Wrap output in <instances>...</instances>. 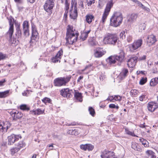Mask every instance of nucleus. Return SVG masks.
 Here are the masks:
<instances>
[{
  "label": "nucleus",
  "mask_w": 158,
  "mask_h": 158,
  "mask_svg": "<svg viewBox=\"0 0 158 158\" xmlns=\"http://www.w3.org/2000/svg\"><path fill=\"white\" fill-rule=\"evenodd\" d=\"M123 19L122 13L119 11H115L110 19V25L115 27H118L122 24Z\"/></svg>",
  "instance_id": "obj_1"
},
{
  "label": "nucleus",
  "mask_w": 158,
  "mask_h": 158,
  "mask_svg": "<svg viewBox=\"0 0 158 158\" xmlns=\"http://www.w3.org/2000/svg\"><path fill=\"white\" fill-rule=\"evenodd\" d=\"M10 27L8 31L6 32L5 37L10 44H15L14 42H15V40L12 37V35L13 34L14 29V22H13L11 19H8Z\"/></svg>",
  "instance_id": "obj_2"
},
{
  "label": "nucleus",
  "mask_w": 158,
  "mask_h": 158,
  "mask_svg": "<svg viewBox=\"0 0 158 158\" xmlns=\"http://www.w3.org/2000/svg\"><path fill=\"white\" fill-rule=\"evenodd\" d=\"M118 39L116 34L108 33L104 38V40L107 44L115 45Z\"/></svg>",
  "instance_id": "obj_3"
},
{
  "label": "nucleus",
  "mask_w": 158,
  "mask_h": 158,
  "mask_svg": "<svg viewBox=\"0 0 158 158\" xmlns=\"http://www.w3.org/2000/svg\"><path fill=\"white\" fill-rule=\"evenodd\" d=\"M71 78V76H69L66 77H60L56 78L54 80V84L55 86H60L65 85L69 81Z\"/></svg>",
  "instance_id": "obj_4"
},
{
  "label": "nucleus",
  "mask_w": 158,
  "mask_h": 158,
  "mask_svg": "<svg viewBox=\"0 0 158 158\" xmlns=\"http://www.w3.org/2000/svg\"><path fill=\"white\" fill-rule=\"evenodd\" d=\"M55 0H47L43 7L44 10L50 15L52 13V10L54 5Z\"/></svg>",
  "instance_id": "obj_5"
},
{
  "label": "nucleus",
  "mask_w": 158,
  "mask_h": 158,
  "mask_svg": "<svg viewBox=\"0 0 158 158\" xmlns=\"http://www.w3.org/2000/svg\"><path fill=\"white\" fill-rule=\"evenodd\" d=\"M113 1L112 0L108 1L106 4L102 18V21L103 23H104L110 10L111 8L113 7Z\"/></svg>",
  "instance_id": "obj_6"
},
{
  "label": "nucleus",
  "mask_w": 158,
  "mask_h": 158,
  "mask_svg": "<svg viewBox=\"0 0 158 158\" xmlns=\"http://www.w3.org/2000/svg\"><path fill=\"white\" fill-rule=\"evenodd\" d=\"M78 35V32L77 31L74 34L66 35V40L67 43L69 44H73V43L76 42Z\"/></svg>",
  "instance_id": "obj_7"
},
{
  "label": "nucleus",
  "mask_w": 158,
  "mask_h": 158,
  "mask_svg": "<svg viewBox=\"0 0 158 158\" xmlns=\"http://www.w3.org/2000/svg\"><path fill=\"white\" fill-rule=\"evenodd\" d=\"M22 138V137L20 135H17L12 134L7 137L8 144L9 145H12Z\"/></svg>",
  "instance_id": "obj_8"
},
{
  "label": "nucleus",
  "mask_w": 158,
  "mask_h": 158,
  "mask_svg": "<svg viewBox=\"0 0 158 158\" xmlns=\"http://www.w3.org/2000/svg\"><path fill=\"white\" fill-rule=\"evenodd\" d=\"M114 56L116 60L118 62L117 63L118 65L120 66L124 60L125 55L124 51L122 50H121L119 53L118 55Z\"/></svg>",
  "instance_id": "obj_9"
},
{
  "label": "nucleus",
  "mask_w": 158,
  "mask_h": 158,
  "mask_svg": "<svg viewBox=\"0 0 158 158\" xmlns=\"http://www.w3.org/2000/svg\"><path fill=\"white\" fill-rule=\"evenodd\" d=\"M143 44V40L140 39L135 40L134 42L130 45L129 47L131 51H133L140 47Z\"/></svg>",
  "instance_id": "obj_10"
},
{
  "label": "nucleus",
  "mask_w": 158,
  "mask_h": 158,
  "mask_svg": "<svg viewBox=\"0 0 158 158\" xmlns=\"http://www.w3.org/2000/svg\"><path fill=\"white\" fill-rule=\"evenodd\" d=\"M138 58L136 56L131 57L127 61V65L128 67L133 68L136 64Z\"/></svg>",
  "instance_id": "obj_11"
},
{
  "label": "nucleus",
  "mask_w": 158,
  "mask_h": 158,
  "mask_svg": "<svg viewBox=\"0 0 158 158\" xmlns=\"http://www.w3.org/2000/svg\"><path fill=\"white\" fill-rule=\"evenodd\" d=\"M60 94L64 97L70 98L73 94L72 89H69L68 88L63 89L60 91Z\"/></svg>",
  "instance_id": "obj_12"
},
{
  "label": "nucleus",
  "mask_w": 158,
  "mask_h": 158,
  "mask_svg": "<svg viewBox=\"0 0 158 158\" xmlns=\"http://www.w3.org/2000/svg\"><path fill=\"white\" fill-rule=\"evenodd\" d=\"M23 34L25 37L28 36L29 35V25L28 22L25 21L23 24Z\"/></svg>",
  "instance_id": "obj_13"
},
{
  "label": "nucleus",
  "mask_w": 158,
  "mask_h": 158,
  "mask_svg": "<svg viewBox=\"0 0 158 158\" xmlns=\"http://www.w3.org/2000/svg\"><path fill=\"white\" fill-rule=\"evenodd\" d=\"M38 33L35 28H34L32 27V35L30 41V45H31L33 43H34L38 38Z\"/></svg>",
  "instance_id": "obj_14"
},
{
  "label": "nucleus",
  "mask_w": 158,
  "mask_h": 158,
  "mask_svg": "<svg viewBox=\"0 0 158 158\" xmlns=\"http://www.w3.org/2000/svg\"><path fill=\"white\" fill-rule=\"evenodd\" d=\"M148 41L147 43L149 46L154 45L157 41L156 37L153 34L149 35L147 37Z\"/></svg>",
  "instance_id": "obj_15"
},
{
  "label": "nucleus",
  "mask_w": 158,
  "mask_h": 158,
  "mask_svg": "<svg viewBox=\"0 0 158 158\" xmlns=\"http://www.w3.org/2000/svg\"><path fill=\"white\" fill-rule=\"evenodd\" d=\"M77 3H76L74 4V10L73 11L72 10H70V12L69 16L70 18L73 19H76L77 17Z\"/></svg>",
  "instance_id": "obj_16"
},
{
  "label": "nucleus",
  "mask_w": 158,
  "mask_h": 158,
  "mask_svg": "<svg viewBox=\"0 0 158 158\" xmlns=\"http://www.w3.org/2000/svg\"><path fill=\"white\" fill-rule=\"evenodd\" d=\"M15 24L16 25L15 35L18 40L19 39H20L21 38L22 35V32L20 27V24L18 23L16 24L15 23Z\"/></svg>",
  "instance_id": "obj_17"
},
{
  "label": "nucleus",
  "mask_w": 158,
  "mask_h": 158,
  "mask_svg": "<svg viewBox=\"0 0 158 158\" xmlns=\"http://www.w3.org/2000/svg\"><path fill=\"white\" fill-rule=\"evenodd\" d=\"M15 145L16 147L19 148V149L20 150L21 148L25 147L26 143L23 140L21 139L15 143Z\"/></svg>",
  "instance_id": "obj_18"
},
{
  "label": "nucleus",
  "mask_w": 158,
  "mask_h": 158,
  "mask_svg": "<svg viewBox=\"0 0 158 158\" xmlns=\"http://www.w3.org/2000/svg\"><path fill=\"white\" fill-rule=\"evenodd\" d=\"M105 52L101 48H97L94 53V55L96 57H100L105 54Z\"/></svg>",
  "instance_id": "obj_19"
},
{
  "label": "nucleus",
  "mask_w": 158,
  "mask_h": 158,
  "mask_svg": "<svg viewBox=\"0 0 158 158\" xmlns=\"http://www.w3.org/2000/svg\"><path fill=\"white\" fill-rule=\"evenodd\" d=\"M30 114H32L39 115L43 114H44V110H42L40 108H38L35 110H30Z\"/></svg>",
  "instance_id": "obj_20"
},
{
  "label": "nucleus",
  "mask_w": 158,
  "mask_h": 158,
  "mask_svg": "<svg viewBox=\"0 0 158 158\" xmlns=\"http://www.w3.org/2000/svg\"><path fill=\"white\" fill-rule=\"evenodd\" d=\"M106 61L109 64L111 65L115 64L116 60L114 55L109 57L106 59Z\"/></svg>",
  "instance_id": "obj_21"
},
{
  "label": "nucleus",
  "mask_w": 158,
  "mask_h": 158,
  "mask_svg": "<svg viewBox=\"0 0 158 158\" xmlns=\"http://www.w3.org/2000/svg\"><path fill=\"white\" fill-rule=\"evenodd\" d=\"M131 148L136 151L141 152L142 150L139 145L134 142H132Z\"/></svg>",
  "instance_id": "obj_22"
},
{
  "label": "nucleus",
  "mask_w": 158,
  "mask_h": 158,
  "mask_svg": "<svg viewBox=\"0 0 158 158\" xmlns=\"http://www.w3.org/2000/svg\"><path fill=\"white\" fill-rule=\"evenodd\" d=\"M138 17V15L135 13H133L130 15L129 18L128 19L129 22L132 23L135 22Z\"/></svg>",
  "instance_id": "obj_23"
},
{
  "label": "nucleus",
  "mask_w": 158,
  "mask_h": 158,
  "mask_svg": "<svg viewBox=\"0 0 158 158\" xmlns=\"http://www.w3.org/2000/svg\"><path fill=\"white\" fill-rule=\"evenodd\" d=\"M74 95L75 98L77 100H78L80 102H82V97L81 93L75 92Z\"/></svg>",
  "instance_id": "obj_24"
},
{
  "label": "nucleus",
  "mask_w": 158,
  "mask_h": 158,
  "mask_svg": "<svg viewBox=\"0 0 158 158\" xmlns=\"http://www.w3.org/2000/svg\"><path fill=\"white\" fill-rule=\"evenodd\" d=\"M94 18V16L92 15L88 14L85 16V20L89 24L91 23Z\"/></svg>",
  "instance_id": "obj_25"
},
{
  "label": "nucleus",
  "mask_w": 158,
  "mask_h": 158,
  "mask_svg": "<svg viewBox=\"0 0 158 158\" xmlns=\"http://www.w3.org/2000/svg\"><path fill=\"white\" fill-rule=\"evenodd\" d=\"M68 28L67 29L66 35L75 33L73 30V26L68 25Z\"/></svg>",
  "instance_id": "obj_26"
},
{
  "label": "nucleus",
  "mask_w": 158,
  "mask_h": 158,
  "mask_svg": "<svg viewBox=\"0 0 158 158\" xmlns=\"http://www.w3.org/2000/svg\"><path fill=\"white\" fill-rule=\"evenodd\" d=\"M146 152L148 158H156V156H155V153L152 151L148 150Z\"/></svg>",
  "instance_id": "obj_27"
},
{
  "label": "nucleus",
  "mask_w": 158,
  "mask_h": 158,
  "mask_svg": "<svg viewBox=\"0 0 158 158\" xmlns=\"http://www.w3.org/2000/svg\"><path fill=\"white\" fill-rule=\"evenodd\" d=\"M128 73L129 72L128 69L126 68H124L123 69L120 74L122 76V78H125L127 76Z\"/></svg>",
  "instance_id": "obj_28"
},
{
  "label": "nucleus",
  "mask_w": 158,
  "mask_h": 158,
  "mask_svg": "<svg viewBox=\"0 0 158 158\" xmlns=\"http://www.w3.org/2000/svg\"><path fill=\"white\" fill-rule=\"evenodd\" d=\"M9 90H7L4 92H0V98H5L9 95Z\"/></svg>",
  "instance_id": "obj_29"
},
{
  "label": "nucleus",
  "mask_w": 158,
  "mask_h": 158,
  "mask_svg": "<svg viewBox=\"0 0 158 158\" xmlns=\"http://www.w3.org/2000/svg\"><path fill=\"white\" fill-rule=\"evenodd\" d=\"M88 36L87 33H85L84 32H82L80 36V39L81 41H84L86 39Z\"/></svg>",
  "instance_id": "obj_30"
},
{
  "label": "nucleus",
  "mask_w": 158,
  "mask_h": 158,
  "mask_svg": "<svg viewBox=\"0 0 158 158\" xmlns=\"http://www.w3.org/2000/svg\"><path fill=\"white\" fill-rule=\"evenodd\" d=\"M20 109L23 110L28 111L30 110V108L26 104H22L19 106Z\"/></svg>",
  "instance_id": "obj_31"
},
{
  "label": "nucleus",
  "mask_w": 158,
  "mask_h": 158,
  "mask_svg": "<svg viewBox=\"0 0 158 158\" xmlns=\"http://www.w3.org/2000/svg\"><path fill=\"white\" fill-rule=\"evenodd\" d=\"M139 93V91L135 89H131L130 91L131 95L133 97H136Z\"/></svg>",
  "instance_id": "obj_32"
},
{
  "label": "nucleus",
  "mask_w": 158,
  "mask_h": 158,
  "mask_svg": "<svg viewBox=\"0 0 158 158\" xmlns=\"http://www.w3.org/2000/svg\"><path fill=\"white\" fill-rule=\"evenodd\" d=\"M153 102H151L148 103V108L149 111L153 112L154 111L153 110Z\"/></svg>",
  "instance_id": "obj_33"
},
{
  "label": "nucleus",
  "mask_w": 158,
  "mask_h": 158,
  "mask_svg": "<svg viewBox=\"0 0 158 158\" xmlns=\"http://www.w3.org/2000/svg\"><path fill=\"white\" fill-rule=\"evenodd\" d=\"M23 114L20 112H17V114L15 115V117H13V120H16L17 119L20 118L22 117Z\"/></svg>",
  "instance_id": "obj_34"
},
{
  "label": "nucleus",
  "mask_w": 158,
  "mask_h": 158,
  "mask_svg": "<svg viewBox=\"0 0 158 158\" xmlns=\"http://www.w3.org/2000/svg\"><path fill=\"white\" fill-rule=\"evenodd\" d=\"M19 150H20L19 149V148H17L15 147L11 148L10 149V151L11 152V154L12 155H13Z\"/></svg>",
  "instance_id": "obj_35"
},
{
  "label": "nucleus",
  "mask_w": 158,
  "mask_h": 158,
  "mask_svg": "<svg viewBox=\"0 0 158 158\" xmlns=\"http://www.w3.org/2000/svg\"><path fill=\"white\" fill-rule=\"evenodd\" d=\"M89 45L91 46L96 45L97 44L95 40H94L93 38H90L88 40Z\"/></svg>",
  "instance_id": "obj_36"
},
{
  "label": "nucleus",
  "mask_w": 158,
  "mask_h": 158,
  "mask_svg": "<svg viewBox=\"0 0 158 158\" xmlns=\"http://www.w3.org/2000/svg\"><path fill=\"white\" fill-rule=\"evenodd\" d=\"M145 28V25L144 23H142L139 25V31L142 32Z\"/></svg>",
  "instance_id": "obj_37"
},
{
  "label": "nucleus",
  "mask_w": 158,
  "mask_h": 158,
  "mask_svg": "<svg viewBox=\"0 0 158 158\" xmlns=\"http://www.w3.org/2000/svg\"><path fill=\"white\" fill-rule=\"evenodd\" d=\"M8 128L9 127L8 126H6L5 125H4V126H3L1 124H0V131L6 132Z\"/></svg>",
  "instance_id": "obj_38"
},
{
  "label": "nucleus",
  "mask_w": 158,
  "mask_h": 158,
  "mask_svg": "<svg viewBox=\"0 0 158 158\" xmlns=\"http://www.w3.org/2000/svg\"><path fill=\"white\" fill-rule=\"evenodd\" d=\"M88 110L90 114L92 116L94 117L95 114V112L94 109L92 107H89Z\"/></svg>",
  "instance_id": "obj_39"
},
{
  "label": "nucleus",
  "mask_w": 158,
  "mask_h": 158,
  "mask_svg": "<svg viewBox=\"0 0 158 158\" xmlns=\"http://www.w3.org/2000/svg\"><path fill=\"white\" fill-rule=\"evenodd\" d=\"M63 53V51L62 49H61L58 52L55 56L60 60L61 58Z\"/></svg>",
  "instance_id": "obj_40"
},
{
  "label": "nucleus",
  "mask_w": 158,
  "mask_h": 158,
  "mask_svg": "<svg viewBox=\"0 0 158 158\" xmlns=\"http://www.w3.org/2000/svg\"><path fill=\"white\" fill-rule=\"evenodd\" d=\"M42 101L45 104L46 103H51L52 100L49 98L45 97L42 100Z\"/></svg>",
  "instance_id": "obj_41"
},
{
  "label": "nucleus",
  "mask_w": 158,
  "mask_h": 158,
  "mask_svg": "<svg viewBox=\"0 0 158 158\" xmlns=\"http://www.w3.org/2000/svg\"><path fill=\"white\" fill-rule=\"evenodd\" d=\"M108 151L105 150L102 153L101 155V157L102 158H108Z\"/></svg>",
  "instance_id": "obj_42"
},
{
  "label": "nucleus",
  "mask_w": 158,
  "mask_h": 158,
  "mask_svg": "<svg viewBox=\"0 0 158 158\" xmlns=\"http://www.w3.org/2000/svg\"><path fill=\"white\" fill-rule=\"evenodd\" d=\"M125 132L126 133V134H127L128 135L132 136H133L138 137V136H137L135 135L134 134V132L129 131L128 130V129L127 128H126L125 129Z\"/></svg>",
  "instance_id": "obj_43"
},
{
  "label": "nucleus",
  "mask_w": 158,
  "mask_h": 158,
  "mask_svg": "<svg viewBox=\"0 0 158 158\" xmlns=\"http://www.w3.org/2000/svg\"><path fill=\"white\" fill-rule=\"evenodd\" d=\"M51 61L52 62L54 63H56L58 61H59V62H60V60L57 57H56V56L51 59Z\"/></svg>",
  "instance_id": "obj_44"
},
{
  "label": "nucleus",
  "mask_w": 158,
  "mask_h": 158,
  "mask_svg": "<svg viewBox=\"0 0 158 158\" xmlns=\"http://www.w3.org/2000/svg\"><path fill=\"white\" fill-rule=\"evenodd\" d=\"M76 131L75 129L74 130L70 129L69 130V131L67 132V133L70 135H75L77 134V133H76Z\"/></svg>",
  "instance_id": "obj_45"
},
{
  "label": "nucleus",
  "mask_w": 158,
  "mask_h": 158,
  "mask_svg": "<svg viewBox=\"0 0 158 158\" xmlns=\"http://www.w3.org/2000/svg\"><path fill=\"white\" fill-rule=\"evenodd\" d=\"M139 141H140L143 145L145 147H147L148 146L147 144L146 143L148 142L147 140L141 138L139 139Z\"/></svg>",
  "instance_id": "obj_46"
},
{
  "label": "nucleus",
  "mask_w": 158,
  "mask_h": 158,
  "mask_svg": "<svg viewBox=\"0 0 158 158\" xmlns=\"http://www.w3.org/2000/svg\"><path fill=\"white\" fill-rule=\"evenodd\" d=\"M7 57V56L6 54H3L2 53L0 52V61L5 59Z\"/></svg>",
  "instance_id": "obj_47"
},
{
  "label": "nucleus",
  "mask_w": 158,
  "mask_h": 158,
  "mask_svg": "<svg viewBox=\"0 0 158 158\" xmlns=\"http://www.w3.org/2000/svg\"><path fill=\"white\" fill-rule=\"evenodd\" d=\"M115 156L114 152L108 151V158H115Z\"/></svg>",
  "instance_id": "obj_48"
},
{
  "label": "nucleus",
  "mask_w": 158,
  "mask_h": 158,
  "mask_svg": "<svg viewBox=\"0 0 158 158\" xmlns=\"http://www.w3.org/2000/svg\"><path fill=\"white\" fill-rule=\"evenodd\" d=\"M94 148V146L91 144H87V150L88 151H92Z\"/></svg>",
  "instance_id": "obj_49"
},
{
  "label": "nucleus",
  "mask_w": 158,
  "mask_h": 158,
  "mask_svg": "<svg viewBox=\"0 0 158 158\" xmlns=\"http://www.w3.org/2000/svg\"><path fill=\"white\" fill-rule=\"evenodd\" d=\"M147 81V78H142L140 81L139 84L140 85H143Z\"/></svg>",
  "instance_id": "obj_50"
},
{
  "label": "nucleus",
  "mask_w": 158,
  "mask_h": 158,
  "mask_svg": "<svg viewBox=\"0 0 158 158\" xmlns=\"http://www.w3.org/2000/svg\"><path fill=\"white\" fill-rule=\"evenodd\" d=\"M156 84V81H155V78L152 79L150 82V85L151 86H155Z\"/></svg>",
  "instance_id": "obj_51"
},
{
  "label": "nucleus",
  "mask_w": 158,
  "mask_h": 158,
  "mask_svg": "<svg viewBox=\"0 0 158 158\" xmlns=\"http://www.w3.org/2000/svg\"><path fill=\"white\" fill-rule=\"evenodd\" d=\"M109 107L110 108H116L117 109H118L119 107L118 106L117 104L116 105L114 104H111L109 105Z\"/></svg>",
  "instance_id": "obj_52"
},
{
  "label": "nucleus",
  "mask_w": 158,
  "mask_h": 158,
  "mask_svg": "<svg viewBox=\"0 0 158 158\" xmlns=\"http://www.w3.org/2000/svg\"><path fill=\"white\" fill-rule=\"evenodd\" d=\"M87 144H81L80 146V148L84 151L87 150Z\"/></svg>",
  "instance_id": "obj_53"
},
{
  "label": "nucleus",
  "mask_w": 158,
  "mask_h": 158,
  "mask_svg": "<svg viewBox=\"0 0 158 158\" xmlns=\"http://www.w3.org/2000/svg\"><path fill=\"white\" fill-rule=\"evenodd\" d=\"M146 98V96L145 95H142L139 98V100L140 101H143Z\"/></svg>",
  "instance_id": "obj_54"
},
{
  "label": "nucleus",
  "mask_w": 158,
  "mask_h": 158,
  "mask_svg": "<svg viewBox=\"0 0 158 158\" xmlns=\"http://www.w3.org/2000/svg\"><path fill=\"white\" fill-rule=\"evenodd\" d=\"M6 80L4 79L0 81V87H2L4 85V83L6 82Z\"/></svg>",
  "instance_id": "obj_55"
},
{
  "label": "nucleus",
  "mask_w": 158,
  "mask_h": 158,
  "mask_svg": "<svg viewBox=\"0 0 158 158\" xmlns=\"http://www.w3.org/2000/svg\"><path fill=\"white\" fill-rule=\"evenodd\" d=\"M114 99L116 101H120L121 99V97L119 96H114Z\"/></svg>",
  "instance_id": "obj_56"
},
{
  "label": "nucleus",
  "mask_w": 158,
  "mask_h": 158,
  "mask_svg": "<svg viewBox=\"0 0 158 158\" xmlns=\"http://www.w3.org/2000/svg\"><path fill=\"white\" fill-rule=\"evenodd\" d=\"M69 2H65V10H68V11L69 8Z\"/></svg>",
  "instance_id": "obj_57"
},
{
  "label": "nucleus",
  "mask_w": 158,
  "mask_h": 158,
  "mask_svg": "<svg viewBox=\"0 0 158 158\" xmlns=\"http://www.w3.org/2000/svg\"><path fill=\"white\" fill-rule=\"evenodd\" d=\"M153 103L154 104H153V110L154 111L158 107V102H153Z\"/></svg>",
  "instance_id": "obj_58"
},
{
  "label": "nucleus",
  "mask_w": 158,
  "mask_h": 158,
  "mask_svg": "<svg viewBox=\"0 0 158 158\" xmlns=\"http://www.w3.org/2000/svg\"><path fill=\"white\" fill-rule=\"evenodd\" d=\"M140 7L143 10H146L147 11H149L150 10L149 8L144 6L143 4Z\"/></svg>",
  "instance_id": "obj_59"
},
{
  "label": "nucleus",
  "mask_w": 158,
  "mask_h": 158,
  "mask_svg": "<svg viewBox=\"0 0 158 158\" xmlns=\"http://www.w3.org/2000/svg\"><path fill=\"white\" fill-rule=\"evenodd\" d=\"M132 40V37L131 36L129 35L127 37V40L128 42H131Z\"/></svg>",
  "instance_id": "obj_60"
},
{
  "label": "nucleus",
  "mask_w": 158,
  "mask_h": 158,
  "mask_svg": "<svg viewBox=\"0 0 158 158\" xmlns=\"http://www.w3.org/2000/svg\"><path fill=\"white\" fill-rule=\"evenodd\" d=\"M146 56L143 55L142 56H140L139 57V59L140 60H145L146 59Z\"/></svg>",
  "instance_id": "obj_61"
},
{
  "label": "nucleus",
  "mask_w": 158,
  "mask_h": 158,
  "mask_svg": "<svg viewBox=\"0 0 158 158\" xmlns=\"http://www.w3.org/2000/svg\"><path fill=\"white\" fill-rule=\"evenodd\" d=\"M95 2L94 0H90L87 3V5L88 6H90L92 3Z\"/></svg>",
  "instance_id": "obj_62"
},
{
  "label": "nucleus",
  "mask_w": 158,
  "mask_h": 158,
  "mask_svg": "<svg viewBox=\"0 0 158 158\" xmlns=\"http://www.w3.org/2000/svg\"><path fill=\"white\" fill-rule=\"evenodd\" d=\"M91 65H87V66H86L85 68V69H82V72H83L84 71H85V70H86V69H88L89 68V67H91Z\"/></svg>",
  "instance_id": "obj_63"
},
{
  "label": "nucleus",
  "mask_w": 158,
  "mask_h": 158,
  "mask_svg": "<svg viewBox=\"0 0 158 158\" xmlns=\"http://www.w3.org/2000/svg\"><path fill=\"white\" fill-rule=\"evenodd\" d=\"M14 1L15 2L18 3L19 4L23 2L22 0H14Z\"/></svg>",
  "instance_id": "obj_64"
}]
</instances>
